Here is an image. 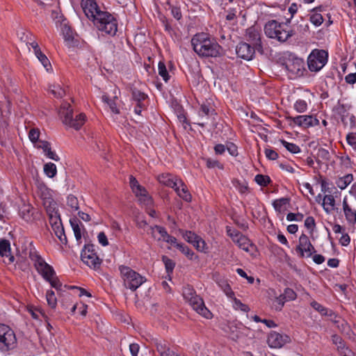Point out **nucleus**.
I'll return each instance as SVG.
<instances>
[{
  "label": "nucleus",
  "instance_id": "nucleus-56",
  "mask_svg": "<svg viewBox=\"0 0 356 356\" xmlns=\"http://www.w3.org/2000/svg\"><path fill=\"white\" fill-rule=\"evenodd\" d=\"M206 164L207 168H218L219 169H222L223 165L217 160H214L210 158L206 159Z\"/></svg>",
  "mask_w": 356,
  "mask_h": 356
},
{
  "label": "nucleus",
  "instance_id": "nucleus-30",
  "mask_svg": "<svg viewBox=\"0 0 356 356\" xmlns=\"http://www.w3.org/2000/svg\"><path fill=\"white\" fill-rule=\"evenodd\" d=\"M330 158H331V156H330V152L327 149H325V148H323V147H320L318 149L316 161L318 164H320L321 163V161L320 160V159H321L322 160H324L325 161H328L330 160Z\"/></svg>",
  "mask_w": 356,
  "mask_h": 356
},
{
  "label": "nucleus",
  "instance_id": "nucleus-33",
  "mask_svg": "<svg viewBox=\"0 0 356 356\" xmlns=\"http://www.w3.org/2000/svg\"><path fill=\"white\" fill-rule=\"evenodd\" d=\"M176 248L186 255L189 259L193 260L195 255L194 252L184 243L176 244Z\"/></svg>",
  "mask_w": 356,
  "mask_h": 356
},
{
  "label": "nucleus",
  "instance_id": "nucleus-28",
  "mask_svg": "<svg viewBox=\"0 0 356 356\" xmlns=\"http://www.w3.org/2000/svg\"><path fill=\"white\" fill-rule=\"evenodd\" d=\"M70 222L74 231V236L76 241H80L81 238V229L79 225V222H80V221L76 218H72L70 220Z\"/></svg>",
  "mask_w": 356,
  "mask_h": 356
},
{
  "label": "nucleus",
  "instance_id": "nucleus-6",
  "mask_svg": "<svg viewBox=\"0 0 356 356\" xmlns=\"http://www.w3.org/2000/svg\"><path fill=\"white\" fill-rule=\"evenodd\" d=\"M328 53L323 49H314L309 55L307 65L309 70L312 72L321 70L327 63Z\"/></svg>",
  "mask_w": 356,
  "mask_h": 356
},
{
  "label": "nucleus",
  "instance_id": "nucleus-12",
  "mask_svg": "<svg viewBox=\"0 0 356 356\" xmlns=\"http://www.w3.org/2000/svg\"><path fill=\"white\" fill-rule=\"evenodd\" d=\"M245 36L247 38V40L251 43L250 44L254 46L257 51L263 54L264 50L261 41L260 33L254 26L249 27L246 30Z\"/></svg>",
  "mask_w": 356,
  "mask_h": 356
},
{
  "label": "nucleus",
  "instance_id": "nucleus-29",
  "mask_svg": "<svg viewBox=\"0 0 356 356\" xmlns=\"http://www.w3.org/2000/svg\"><path fill=\"white\" fill-rule=\"evenodd\" d=\"M44 206L48 215L58 212L57 204L52 199H47L44 201Z\"/></svg>",
  "mask_w": 356,
  "mask_h": 356
},
{
  "label": "nucleus",
  "instance_id": "nucleus-20",
  "mask_svg": "<svg viewBox=\"0 0 356 356\" xmlns=\"http://www.w3.org/2000/svg\"><path fill=\"white\" fill-rule=\"evenodd\" d=\"M178 183L179 184L175 187V191L181 198L186 202H190L192 200V196L188 192L187 186L181 179H179Z\"/></svg>",
  "mask_w": 356,
  "mask_h": 356
},
{
  "label": "nucleus",
  "instance_id": "nucleus-2",
  "mask_svg": "<svg viewBox=\"0 0 356 356\" xmlns=\"http://www.w3.org/2000/svg\"><path fill=\"white\" fill-rule=\"evenodd\" d=\"M58 115L63 124L76 130H79L81 128L86 119L83 113H80L74 116L73 108L67 102L62 104L58 111Z\"/></svg>",
  "mask_w": 356,
  "mask_h": 356
},
{
  "label": "nucleus",
  "instance_id": "nucleus-47",
  "mask_svg": "<svg viewBox=\"0 0 356 356\" xmlns=\"http://www.w3.org/2000/svg\"><path fill=\"white\" fill-rule=\"evenodd\" d=\"M214 109H211L208 105L202 104L199 111V115L202 117L216 115Z\"/></svg>",
  "mask_w": 356,
  "mask_h": 356
},
{
  "label": "nucleus",
  "instance_id": "nucleus-63",
  "mask_svg": "<svg viewBox=\"0 0 356 356\" xmlns=\"http://www.w3.org/2000/svg\"><path fill=\"white\" fill-rule=\"evenodd\" d=\"M332 340L333 343L338 346V348H343L345 345L343 340L341 337L337 334H334L332 336Z\"/></svg>",
  "mask_w": 356,
  "mask_h": 356
},
{
  "label": "nucleus",
  "instance_id": "nucleus-53",
  "mask_svg": "<svg viewBox=\"0 0 356 356\" xmlns=\"http://www.w3.org/2000/svg\"><path fill=\"white\" fill-rule=\"evenodd\" d=\"M67 204L69 207L76 211L79 208L78 199L73 195H68Z\"/></svg>",
  "mask_w": 356,
  "mask_h": 356
},
{
  "label": "nucleus",
  "instance_id": "nucleus-25",
  "mask_svg": "<svg viewBox=\"0 0 356 356\" xmlns=\"http://www.w3.org/2000/svg\"><path fill=\"white\" fill-rule=\"evenodd\" d=\"M131 93L132 99L137 104L144 103L147 98V95L145 92L140 91L136 87L131 88Z\"/></svg>",
  "mask_w": 356,
  "mask_h": 356
},
{
  "label": "nucleus",
  "instance_id": "nucleus-60",
  "mask_svg": "<svg viewBox=\"0 0 356 356\" xmlns=\"http://www.w3.org/2000/svg\"><path fill=\"white\" fill-rule=\"evenodd\" d=\"M197 250L200 252H206V250H207V243L200 236L197 241H196V244L194 246Z\"/></svg>",
  "mask_w": 356,
  "mask_h": 356
},
{
  "label": "nucleus",
  "instance_id": "nucleus-64",
  "mask_svg": "<svg viewBox=\"0 0 356 356\" xmlns=\"http://www.w3.org/2000/svg\"><path fill=\"white\" fill-rule=\"evenodd\" d=\"M265 155L269 160L275 161L278 158V154L273 149H266Z\"/></svg>",
  "mask_w": 356,
  "mask_h": 356
},
{
  "label": "nucleus",
  "instance_id": "nucleus-49",
  "mask_svg": "<svg viewBox=\"0 0 356 356\" xmlns=\"http://www.w3.org/2000/svg\"><path fill=\"white\" fill-rule=\"evenodd\" d=\"M29 258L33 262L34 267L36 268L44 260L42 258V257L38 254L37 252H29Z\"/></svg>",
  "mask_w": 356,
  "mask_h": 356
},
{
  "label": "nucleus",
  "instance_id": "nucleus-36",
  "mask_svg": "<svg viewBox=\"0 0 356 356\" xmlns=\"http://www.w3.org/2000/svg\"><path fill=\"white\" fill-rule=\"evenodd\" d=\"M35 55L41 62L42 65L46 68V70L49 71V69L48 68V67L51 68V63L48 58L42 52L41 49H38V51L35 52Z\"/></svg>",
  "mask_w": 356,
  "mask_h": 356
},
{
  "label": "nucleus",
  "instance_id": "nucleus-10",
  "mask_svg": "<svg viewBox=\"0 0 356 356\" xmlns=\"http://www.w3.org/2000/svg\"><path fill=\"white\" fill-rule=\"evenodd\" d=\"M256 50L254 46L245 42H239L236 47L237 56L245 60H252Z\"/></svg>",
  "mask_w": 356,
  "mask_h": 356
},
{
  "label": "nucleus",
  "instance_id": "nucleus-34",
  "mask_svg": "<svg viewBox=\"0 0 356 356\" xmlns=\"http://www.w3.org/2000/svg\"><path fill=\"white\" fill-rule=\"evenodd\" d=\"M115 99H117V97H115V98L113 99H111L106 95H104L102 96L103 102L106 103L109 106V107H110L111 110L112 111V112L115 113V114H119L120 113V110L117 107V105H116V103H115Z\"/></svg>",
  "mask_w": 356,
  "mask_h": 356
},
{
  "label": "nucleus",
  "instance_id": "nucleus-19",
  "mask_svg": "<svg viewBox=\"0 0 356 356\" xmlns=\"http://www.w3.org/2000/svg\"><path fill=\"white\" fill-rule=\"evenodd\" d=\"M35 269L44 280H49V277L55 275L56 273L53 267L45 261L37 266Z\"/></svg>",
  "mask_w": 356,
  "mask_h": 356
},
{
  "label": "nucleus",
  "instance_id": "nucleus-54",
  "mask_svg": "<svg viewBox=\"0 0 356 356\" xmlns=\"http://www.w3.org/2000/svg\"><path fill=\"white\" fill-rule=\"evenodd\" d=\"M298 33H299V32H298L296 25H294L291 30L287 31L285 29L282 33V34H284V42H286L289 38H291V37L297 35Z\"/></svg>",
  "mask_w": 356,
  "mask_h": 356
},
{
  "label": "nucleus",
  "instance_id": "nucleus-31",
  "mask_svg": "<svg viewBox=\"0 0 356 356\" xmlns=\"http://www.w3.org/2000/svg\"><path fill=\"white\" fill-rule=\"evenodd\" d=\"M10 253V243L8 240L2 239L0 241V255L8 257Z\"/></svg>",
  "mask_w": 356,
  "mask_h": 356
},
{
  "label": "nucleus",
  "instance_id": "nucleus-51",
  "mask_svg": "<svg viewBox=\"0 0 356 356\" xmlns=\"http://www.w3.org/2000/svg\"><path fill=\"white\" fill-rule=\"evenodd\" d=\"M294 108L298 113H304L307 109V104L305 100L298 99L294 104Z\"/></svg>",
  "mask_w": 356,
  "mask_h": 356
},
{
  "label": "nucleus",
  "instance_id": "nucleus-61",
  "mask_svg": "<svg viewBox=\"0 0 356 356\" xmlns=\"http://www.w3.org/2000/svg\"><path fill=\"white\" fill-rule=\"evenodd\" d=\"M347 143L356 149V133H349L346 136Z\"/></svg>",
  "mask_w": 356,
  "mask_h": 356
},
{
  "label": "nucleus",
  "instance_id": "nucleus-15",
  "mask_svg": "<svg viewBox=\"0 0 356 356\" xmlns=\"http://www.w3.org/2000/svg\"><path fill=\"white\" fill-rule=\"evenodd\" d=\"M289 119L299 127H309L319 124V120L312 115H298Z\"/></svg>",
  "mask_w": 356,
  "mask_h": 356
},
{
  "label": "nucleus",
  "instance_id": "nucleus-39",
  "mask_svg": "<svg viewBox=\"0 0 356 356\" xmlns=\"http://www.w3.org/2000/svg\"><path fill=\"white\" fill-rule=\"evenodd\" d=\"M289 202H290L289 197H282L280 199L274 200L273 202V206L276 211L281 212L282 207L283 205L289 204Z\"/></svg>",
  "mask_w": 356,
  "mask_h": 356
},
{
  "label": "nucleus",
  "instance_id": "nucleus-44",
  "mask_svg": "<svg viewBox=\"0 0 356 356\" xmlns=\"http://www.w3.org/2000/svg\"><path fill=\"white\" fill-rule=\"evenodd\" d=\"M280 142L289 152L293 154H296L300 152L299 146L294 143H289L284 140H281Z\"/></svg>",
  "mask_w": 356,
  "mask_h": 356
},
{
  "label": "nucleus",
  "instance_id": "nucleus-55",
  "mask_svg": "<svg viewBox=\"0 0 356 356\" xmlns=\"http://www.w3.org/2000/svg\"><path fill=\"white\" fill-rule=\"evenodd\" d=\"M49 223L51 227L58 225L59 222H62L60 214L58 212L54 213L53 214L48 215Z\"/></svg>",
  "mask_w": 356,
  "mask_h": 356
},
{
  "label": "nucleus",
  "instance_id": "nucleus-24",
  "mask_svg": "<svg viewBox=\"0 0 356 356\" xmlns=\"http://www.w3.org/2000/svg\"><path fill=\"white\" fill-rule=\"evenodd\" d=\"M51 228L60 241L63 244L66 245L67 243V239L62 222H59L58 225L53 226Z\"/></svg>",
  "mask_w": 356,
  "mask_h": 356
},
{
  "label": "nucleus",
  "instance_id": "nucleus-46",
  "mask_svg": "<svg viewBox=\"0 0 356 356\" xmlns=\"http://www.w3.org/2000/svg\"><path fill=\"white\" fill-rule=\"evenodd\" d=\"M325 204L330 205L332 207V209H333V207H334L335 200L332 195H326L323 198V208L327 213H329L330 211V209H329L327 207H325Z\"/></svg>",
  "mask_w": 356,
  "mask_h": 356
},
{
  "label": "nucleus",
  "instance_id": "nucleus-3",
  "mask_svg": "<svg viewBox=\"0 0 356 356\" xmlns=\"http://www.w3.org/2000/svg\"><path fill=\"white\" fill-rule=\"evenodd\" d=\"M96 27L106 34L114 36L118 31V22L116 19L107 11H102L92 20Z\"/></svg>",
  "mask_w": 356,
  "mask_h": 356
},
{
  "label": "nucleus",
  "instance_id": "nucleus-21",
  "mask_svg": "<svg viewBox=\"0 0 356 356\" xmlns=\"http://www.w3.org/2000/svg\"><path fill=\"white\" fill-rule=\"evenodd\" d=\"M158 181L168 187L175 188V187L179 184V179H175L172 175L171 174H162L158 177Z\"/></svg>",
  "mask_w": 356,
  "mask_h": 356
},
{
  "label": "nucleus",
  "instance_id": "nucleus-42",
  "mask_svg": "<svg viewBox=\"0 0 356 356\" xmlns=\"http://www.w3.org/2000/svg\"><path fill=\"white\" fill-rule=\"evenodd\" d=\"M50 92L56 98H61L65 95V90L59 85L51 86Z\"/></svg>",
  "mask_w": 356,
  "mask_h": 356
},
{
  "label": "nucleus",
  "instance_id": "nucleus-37",
  "mask_svg": "<svg viewBox=\"0 0 356 356\" xmlns=\"http://www.w3.org/2000/svg\"><path fill=\"white\" fill-rule=\"evenodd\" d=\"M183 238L189 243H191L195 246L196 244V241H197L199 238V236L191 231H185L183 234Z\"/></svg>",
  "mask_w": 356,
  "mask_h": 356
},
{
  "label": "nucleus",
  "instance_id": "nucleus-57",
  "mask_svg": "<svg viewBox=\"0 0 356 356\" xmlns=\"http://www.w3.org/2000/svg\"><path fill=\"white\" fill-rule=\"evenodd\" d=\"M40 137V130L38 129H31L29 133V138L33 143H36Z\"/></svg>",
  "mask_w": 356,
  "mask_h": 356
},
{
  "label": "nucleus",
  "instance_id": "nucleus-18",
  "mask_svg": "<svg viewBox=\"0 0 356 356\" xmlns=\"http://www.w3.org/2000/svg\"><path fill=\"white\" fill-rule=\"evenodd\" d=\"M310 305L312 308L318 312L322 316H328L331 317V319L335 323H339L338 321L335 320V318L337 317V315L332 310L327 309L315 300L312 301Z\"/></svg>",
  "mask_w": 356,
  "mask_h": 356
},
{
  "label": "nucleus",
  "instance_id": "nucleus-35",
  "mask_svg": "<svg viewBox=\"0 0 356 356\" xmlns=\"http://www.w3.org/2000/svg\"><path fill=\"white\" fill-rule=\"evenodd\" d=\"M44 172L50 178H53L57 173L56 166L53 163H47L44 165Z\"/></svg>",
  "mask_w": 356,
  "mask_h": 356
},
{
  "label": "nucleus",
  "instance_id": "nucleus-45",
  "mask_svg": "<svg viewBox=\"0 0 356 356\" xmlns=\"http://www.w3.org/2000/svg\"><path fill=\"white\" fill-rule=\"evenodd\" d=\"M47 301L48 305L52 308L54 309L56 307L57 300L54 293V291L52 290H49L46 294Z\"/></svg>",
  "mask_w": 356,
  "mask_h": 356
},
{
  "label": "nucleus",
  "instance_id": "nucleus-7",
  "mask_svg": "<svg viewBox=\"0 0 356 356\" xmlns=\"http://www.w3.org/2000/svg\"><path fill=\"white\" fill-rule=\"evenodd\" d=\"M304 60L297 57H290L285 63H282L283 67L288 72L290 79H295L303 75L305 70Z\"/></svg>",
  "mask_w": 356,
  "mask_h": 356
},
{
  "label": "nucleus",
  "instance_id": "nucleus-17",
  "mask_svg": "<svg viewBox=\"0 0 356 356\" xmlns=\"http://www.w3.org/2000/svg\"><path fill=\"white\" fill-rule=\"evenodd\" d=\"M342 205L346 220L349 224L355 225L356 223V210L350 207L346 197L343 198Z\"/></svg>",
  "mask_w": 356,
  "mask_h": 356
},
{
  "label": "nucleus",
  "instance_id": "nucleus-13",
  "mask_svg": "<svg viewBox=\"0 0 356 356\" xmlns=\"http://www.w3.org/2000/svg\"><path fill=\"white\" fill-rule=\"evenodd\" d=\"M296 251L300 253L301 257H304L305 252L307 253V257H311L313 252H316L314 247L305 234H302L299 238V245L296 248Z\"/></svg>",
  "mask_w": 356,
  "mask_h": 356
},
{
  "label": "nucleus",
  "instance_id": "nucleus-48",
  "mask_svg": "<svg viewBox=\"0 0 356 356\" xmlns=\"http://www.w3.org/2000/svg\"><path fill=\"white\" fill-rule=\"evenodd\" d=\"M47 282H48L51 286L56 289V290H60L62 286V283L60 282L58 277L56 276V274L55 273V275L49 276V280H45Z\"/></svg>",
  "mask_w": 356,
  "mask_h": 356
},
{
  "label": "nucleus",
  "instance_id": "nucleus-22",
  "mask_svg": "<svg viewBox=\"0 0 356 356\" xmlns=\"http://www.w3.org/2000/svg\"><path fill=\"white\" fill-rule=\"evenodd\" d=\"M296 297L297 295L293 289L290 288L285 289L284 293L277 298L278 303L280 305V309L282 308L285 301L293 300Z\"/></svg>",
  "mask_w": 356,
  "mask_h": 356
},
{
  "label": "nucleus",
  "instance_id": "nucleus-43",
  "mask_svg": "<svg viewBox=\"0 0 356 356\" xmlns=\"http://www.w3.org/2000/svg\"><path fill=\"white\" fill-rule=\"evenodd\" d=\"M310 22L316 26L321 25L324 21V19L321 13H312L309 17Z\"/></svg>",
  "mask_w": 356,
  "mask_h": 356
},
{
  "label": "nucleus",
  "instance_id": "nucleus-58",
  "mask_svg": "<svg viewBox=\"0 0 356 356\" xmlns=\"http://www.w3.org/2000/svg\"><path fill=\"white\" fill-rule=\"evenodd\" d=\"M304 218V215L301 213H289L286 216V220L288 221H302Z\"/></svg>",
  "mask_w": 356,
  "mask_h": 356
},
{
  "label": "nucleus",
  "instance_id": "nucleus-59",
  "mask_svg": "<svg viewBox=\"0 0 356 356\" xmlns=\"http://www.w3.org/2000/svg\"><path fill=\"white\" fill-rule=\"evenodd\" d=\"M305 227L312 232L316 227V222L314 217L308 216L305 220Z\"/></svg>",
  "mask_w": 356,
  "mask_h": 356
},
{
  "label": "nucleus",
  "instance_id": "nucleus-32",
  "mask_svg": "<svg viewBox=\"0 0 356 356\" xmlns=\"http://www.w3.org/2000/svg\"><path fill=\"white\" fill-rule=\"evenodd\" d=\"M162 261L164 263L166 273L170 276L175 267V262L165 255L162 256Z\"/></svg>",
  "mask_w": 356,
  "mask_h": 356
},
{
  "label": "nucleus",
  "instance_id": "nucleus-4",
  "mask_svg": "<svg viewBox=\"0 0 356 356\" xmlns=\"http://www.w3.org/2000/svg\"><path fill=\"white\" fill-rule=\"evenodd\" d=\"M119 270L120 272L121 277L123 280L124 286L132 291H135L146 282V278L145 277H143L129 266L123 265L120 266Z\"/></svg>",
  "mask_w": 356,
  "mask_h": 356
},
{
  "label": "nucleus",
  "instance_id": "nucleus-9",
  "mask_svg": "<svg viewBox=\"0 0 356 356\" xmlns=\"http://www.w3.org/2000/svg\"><path fill=\"white\" fill-rule=\"evenodd\" d=\"M284 24L275 19L269 20L264 26V33L268 38L276 39L280 42H284Z\"/></svg>",
  "mask_w": 356,
  "mask_h": 356
},
{
  "label": "nucleus",
  "instance_id": "nucleus-14",
  "mask_svg": "<svg viewBox=\"0 0 356 356\" xmlns=\"http://www.w3.org/2000/svg\"><path fill=\"white\" fill-rule=\"evenodd\" d=\"M268 343L271 348H281L290 341V337L286 334H281L276 332H271L268 337Z\"/></svg>",
  "mask_w": 356,
  "mask_h": 356
},
{
  "label": "nucleus",
  "instance_id": "nucleus-1",
  "mask_svg": "<svg viewBox=\"0 0 356 356\" xmlns=\"http://www.w3.org/2000/svg\"><path fill=\"white\" fill-rule=\"evenodd\" d=\"M191 44L193 50L202 57H218L223 55L222 47L205 33L195 34Z\"/></svg>",
  "mask_w": 356,
  "mask_h": 356
},
{
  "label": "nucleus",
  "instance_id": "nucleus-23",
  "mask_svg": "<svg viewBox=\"0 0 356 356\" xmlns=\"http://www.w3.org/2000/svg\"><path fill=\"white\" fill-rule=\"evenodd\" d=\"M234 236L237 237L234 242L238 244V247L245 252H249V247L252 245L250 240L240 232H236Z\"/></svg>",
  "mask_w": 356,
  "mask_h": 356
},
{
  "label": "nucleus",
  "instance_id": "nucleus-40",
  "mask_svg": "<svg viewBox=\"0 0 356 356\" xmlns=\"http://www.w3.org/2000/svg\"><path fill=\"white\" fill-rule=\"evenodd\" d=\"M254 181L261 186H266L271 181L269 176L264 175H257L254 177Z\"/></svg>",
  "mask_w": 356,
  "mask_h": 356
},
{
  "label": "nucleus",
  "instance_id": "nucleus-26",
  "mask_svg": "<svg viewBox=\"0 0 356 356\" xmlns=\"http://www.w3.org/2000/svg\"><path fill=\"white\" fill-rule=\"evenodd\" d=\"M353 181V175L347 174L343 177H339L336 181V185L341 190L345 189Z\"/></svg>",
  "mask_w": 356,
  "mask_h": 356
},
{
  "label": "nucleus",
  "instance_id": "nucleus-8",
  "mask_svg": "<svg viewBox=\"0 0 356 356\" xmlns=\"http://www.w3.org/2000/svg\"><path fill=\"white\" fill-rule=\"evenodd\" d=\"M81 260L90 268L96 269L99 267L102 260L97 255L93 244L85 245L81 254Z\"/></svg>",
  "mask_w": 356,
  "mask_h": 356
},
{
  "label": "nucleus",
  "instance_id": "nucleus-62",
  "mask_svg": "<svg viewBox=\"0 0 356 356\" xmlns=\"http://www.w3.org/2000/svg\"><path fill=\"white\" fill-rule=\"evenodd\" d=\"M296 26L300 34H305L309 30V26L307 23L302 22L301 24H296Z\"/></svg>",
  "mask_w": 356,
  "mask_h": 356
},
{
  "label": "nucleus",
  "instance_id": "nucleus-27",
  "mask_svg": "<svg viewBox=\"0 0 356 356\" xmlns=\"http://www.w3.org/2000/svg\"><path fill=\"white\" fill-rule=\"evenodd\" d=\"M61 30L65 38V40L71 43L74 40V33L72 28L66 24H61Z\"/></svg>",
  "mask_w": 356,
  "mask_h": 356
},
{
  "label": "nucleus",
  "instance_id": "nucleus-38",
  "mask_svg": "<svg viewBox=\"0 0 356 356\" xmlns=\"http://www.w3.org/2000/svg\"><path fill=\"white\" fill-rule=\"evenodd\" d=\"M159 74L163 78L165 82H168L170 76L166 69V66L163 61H160L158 65Z\"/></svg>",
  "mask_w": 356,
  "mask_h": 356
},
{
  "label": "nucleus",
  "instance_id": "nucleus-52",
  "mask_svg": "<svg viewBox=\"0 0 356 356\" xmlns=\"http://www.w3.org/2000/svg\"><path fill=\"white\" fill-rule=\"evenodd\" d=\"M151 229L154 231L156 229L159 234L161 235V238H159V240L162 239L163 241L168 238L169 236L168 232L166 231L165 228L163 227L159 226V225H155L154 227H151Z\"/></svg>",
  "mask_w": 356,
  "mask_h": 356
},
{
  "label": "nucleus",
  "instance_id": "nucleus-41",
  "mask_svg": "<svg viewBox=\"0 0 356 356\" xmlns=\"http://www.w3.org/2000/svg\"><path fill=\"white\" fill-rule=\"evenodd\" d=\"M232 184L241 193H245L248 190V183L245 181H241L238 179H234Z\"/></svg>",
  "mask_w": 356,
  "mask_h": 356
},
{
  "label": "nucleus",
  "instance_id": "nucleus-16",
  "mask_svg": "<svg viewBox=\"0 0 356 356\" xmlns=\"http://www.w3.org/2000/svg\"><path fill=\"white\" fill-rule=\"evenodd\" d=\"M82 8L86 16L92 20L102 12L95 0H86L82 3Z\"/></svg>",
  "mask_w": 356,
  "mask_h": 356
},
{
  "label": "nucleus",
  "instance_id": "nucleus-50",
  "mask_svg": "<svg viewBox=\"0 0 356 356\" xmlns=\"http://www.w3.org/2000/svg\"><path fill=\"white\" fill-rule=\"evenodd\" d=\"M195 294L196 292L192 286L187 285L183 288V296L185 300L191 299Z\"/></svg>",
  "mask_w": 356,
  "mask_h": 356
},
{
  "label": "nucleus",
  "instance_id": "nucleus-5",
  "mask_svg": "<svg viewBox=\"0 0 356 356\" xmlns=\"http://www.w3.org/2000/svg\"><path fill=\"white\" fill-rule=\"evenodd\" d=\"M17 339L14 331L7 325L0 323V350L7 352L16 347Z\"/></svg>",
  "mask_w": 356,
  "mask_h": 356
},
{
  "label": "nucleus",
  "instance_id": "nucleus-11",
  "mask_svg": "<svg viewBox=\"0 0 356 356\" xmlns=\"http://www.w3.org/2000/svg\"><path fill=\"white\" fill-rule=\"evenodd\" d=\"M187 301L192 306L193 309L195 310L199 314L208 319L211 318L212 314L205 307L204 302L201 297L197 294H195L193 296H192L191 299H188Z\"/></svg>",
  "mask_w": 356,
  "mask_h": 356
}]
</instances>
